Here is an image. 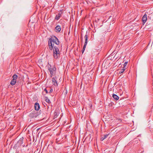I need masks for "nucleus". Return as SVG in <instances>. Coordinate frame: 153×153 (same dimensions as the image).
<instances>
[{
  "mask_svg": "<svg viewBox=\"0 0 153 153\" xmlns=\"http://www.w3.org/2000/svg\"><path fill=\"white\" fill-rule=\"evenodd\" d=\"M84 37H85V43L87 44L88 36L87 34H86L85 35Z\"/></svg>",
  "mask_w": 153,
  "mask_h": 153,
  "instance_id": "15",
  "label": "nucleus"
},
{
  "mask_svg": "<svg viewBox=\"0 0 153 153\" xmlns=\"http://www.w3.org/2000/svg\"><path fill=\"white\" fill-rule=\"evenodd\" d=\"M67 90H66L65 91V95H66L67 94Z\"/></svg>",
  "mask_w": 153,
  "mask_h": 153,
  "instance_id": "23",
  "label": "nucleus"
},
{
  "mask_svg": "<svg viewBox=\"0 0 153 153\" xmlns=\"http://www.w3.org/2000/svg\"><path fill=\"white\" fill-rule=\"evenodd\" d=\"M44 91H45L46 94H47L48 93V91L46 88H45L44 89Z\"/></svg>",
  "mask_w": 153,
  "mask_h": 153,
  "instance_id": "20",
  "label": "nucleus"
},
{
  "mask_svg": "<svg viewBox=\"0 0 153 153\" xmlns=\"http://www.w3.org/2000/svg\"><path fill=\"white\" fill-rule=\"evenodd\" d=\"M85 50V49H82V53H83V52H84V51Z\"/></svg>",
  "mask_w": 153,
  "mask_h": 153,
  "instance_id": "22",
  "label": "nucleus"
},
{
  "mask_svg": "<svg viewBox=\"0 0 153 153\" xmlns=\"http://www.w3.org/2000/svg\"><path fill=\"white\" fill-rule=\"evenodd\" d=\"M48 69L50 72L51 74V77H52L53 74H55L56 72V68L55 66H53V67L51 65L49 64L48 63L47 65Z\"/></svg>",
  "mask_w": 153,
  "mask_h": 153,
  "instance_id": "3",
  "label": "nucleus"
},
{
  "mask_svg": "<svg viewBox=\"0 0 153 153\" xmlns=\"http://www.w3.org/2000/svg\"><path fill=\"white\" fill-rule=\"evenodd\" d=\"M23 138L22 137L20 138V140H19V141L17 142V143H19V145H20V146L22 145L23 143Z\"/></svg>",
  "mask_w": 153,
  "mask_h": 153,
  "instance_id": "11",
  "label": "nucleus"
},
{
  "mask_svg": "<svg viewBox=\"0 0 153 153\" xmlns=\"http://www.w3.org/2000/svg\"><path fill=\"white\" fill-rule=\"evenodd\" d=\"M39 115V113L35 111H33L30 113L29 117L31 118H36Z\"/></svg>",
  "mask_w": 153,
  "mask_h": 153,
  "instance_id": "4",
  "label": "nucleus"
},
{
  "mask_svg": "<svg viewBox=\"0 0 153 153\" xmlns=\"http://www.w3.org/2000/svg\"><path fill=\"white\" fill-rule=\"evenodd\" d=\"M53 91V89L52 88H51L50 90V91H49V93H52Z\"/></svg>",
  "mask_w": 153,
  "mask_h": 153,
  "instance_id": "21",
  "label": "nucleus"
},
{
  "mask_svg": "<svg viewBox=\"0 0 153 153\" xmlns=\"http://www.w3.org/2000/svg\"><path fill=\"white\" fill-rule=\"evenodd\" d=\"M54 43L57 45H58L59 44V40L55 36H53L51 38H49L48 45L49 46V49L51 51L52 50L53 47L56 46H54Z\"/></svg>",
  "mask_w": 153,
  "mask_h": 153,
  "instance_id": "1",
  "label": "nucleus"
},
{
  "mask_svg": "<svg viewBox=\"0 0 153 153\" xmlns=\"http://www.w3.org/2000/svg\"><path fill=\"white\" fill-rule=\"evenodd\" d=\"M125 69L123 68L122 69H120L119 70V74H121L124 72Z\"/></svg>",
  "mask_w": 153,
  "mask_h": 153,
  "instance_id": "16",
  "label": "nucleus"
},
{
  "mask_svg": "<svg viewBox=\"0 0 153 153\" xmlns=\"http://www.w3.org/2000/svg\"><path fill=\"white\" fill-rule=\"evenodd\" d=\"M128 62H125L124 65V68L125 67V66L127 64Z\"/></svg>",
  "mask_w": 153,
  "mask_h": 153,
  "instance_id": "18",
  "label": "nucleus"
},
{
  "mask_svg": "<svg viewBox=\"0 0 153 153\" xmlns=\"http://www.w3.org/2000/svg\"><path fill=\"white\" fill-rule=\"evenodd\" d=\"M53 56L54 59H57L59 57L60 52L57 46L53 47Z\"/></svg>",
  "mask_w": 153,
  "mask_h": 153,
  "instance_id": "2",
  "label": "nucleus"
},
{
  "mask_svg": "<svg viewBox=\"0 0 153 153\" xmlns=\"http://www.w3.org/2000/svg\"><path fill=\"white\" fill-rule=\"evenodd\" d=\"M35 109L36 111H38L40 108V105L39 103L36 102L34 104Z\"/></svg>",
  "mask_w": 153,
  "mask_h": 153,
  "instance_id": "9",
  "label": "nucleus"
},
{
  "mask_svg": "<svg viewBox=\"0 0 153 153\" xmlns=\"http://www.w3.org/2000/svg\"><path fill=\"white\" fill-rule=\"evenodd\" d=\"M1 133H0V138L1 137Z\"/></svg>",
  "mask_w": 153,
  "mask_h": 153,
  "instance_id": "25",
  "label": "nucleus"
},
{
  "mask_svg": "<svg viewBox=\"0 0 153 153\" xmlns=\"http://www.w3.org/2000/svg\"><path fill=\"white\" fill-rule=\"evenodd\" d=\"M45 101L48 104H50L51 103V102H50L49 99L47 97H45Z\"/></svg>",
  "mask_w": 153,
  "mask_h": 153,
  "instance_id": "14",
  "label": "nucleus"
},
{
  "mask_svg": "<svg viewBox=\"0 0 153 153\" xmlns=\"http://www.w3.org/2000/svg\"><path fill=\"white\" fill-rule=\"evenodd\" d=\"M62 13V11L61 10H60L59 13L56 15L55 19L57 20H59L60 19V17L61 16Z\"/></svg>",
  "mask_w": 153,
  "mask_h": 153,
  "instance_id": "6",
  "label": "nucleus"
},
{
  "mask_svg": "<svg viewBox=\"0 0 153 153\" xmlns=\"http://www.w3.org/2000/svg\"><path fill=\"white\" fill-rule=\"evenodd\" d=\"M112 97L116 100H117L119 99V97L117 95L114 94H113Z\"/></svg>",
  "mask_w": 153,
  "mask_h": 153,
  "instance_id": "12",
  "label": "nucleus"
},
{
  "mask_svg": "<svg viewBox=\"0 0 153 153\" xmlns=\"http://www.w3.org/2000/svg\"><path fill=\"white\" fill-rule=\"evenodd\" d=\"M55 29L56 30V32H60L61 30L60 26L59 25H58L57 26H56L55 27Z\"/></svg>",
  "mask_w": 153,
  "mask_h": 153,
  "instance_id": "10",
  "label": "nucleus"
},
{
  "mask_svg": "<svg viewBox=\"0 0 153 153\" xmlns=\"http://www.w3.org/2000/svg\"><path fill=\"white\" fill-rule=\"evenodd\" d=\"M52 83L53 84V85L56 86L58 85V83L56 80V77H55V78L54 77H53L52 79Z\"/></svg>",
  "mask_w": 153,
  "mask_h": 153,
  "instance_id": "7",
  "label": "nucleus"
},
{
  "mask_svg": "<svg viewBox=\"0 0 153 153\" xmlns=\"http://www.w3.org/2000/svg\"><path fill=\"white\" fill-rule=\"evenodd\" d=\"M87 45V44H85V43L84 44V45L83 49H85V48H86V46Z\"/></svg>",
  "mask_w": 153,
  "mask_h": 153,
  "instance_id": "17",
  "label": "nucleus"
},
{
  "mask_svg": "<svg viewBox=\"0 0 153 153\" xmlns=\"http://www.w3.org/2000/svg\"><path fill=\"white\" fill-rule=\"evenodd\" d=\"M12 79L11 80L10 84L12 85H13L16 84V79L18 78V76L16 74H14L13 76Z\"/></svg>",
  "mask_w": 153,
  "mask_h": 153,
  "instance_id": "5",
  "label": "nucleus"
},
{
  "mask_svg": "<svg viewBox=\"0 0 153 153\" xmlns=\"http://www.w3.org/2000/svg\"><path fill=\"white\" fill-rule=\"evenodd\" d=\"M147 16L146 14H145L143 17L142 20L143 24L145 23L147 21Z\"/></svg>",
  "mask_w": 153,
  "mask_h": 153,
  "instance_id": "8",
  "label": "nucleus"
},
{
  "mask_svg": "<svg viewBox=\"0 0 153 153\" xmlns=\"http://www.w3.org/2000/svg\"><path fill=\"white\" fill-rule=\"evenodd\" d=\"M17 144H18V143H17L13 147L14 149H16V148L17 147Z\"/></svg>",
  "mask_w": 153,
  "mask_h": 153,
  "instance_id": "19",
  "label": "nucleus"
},
{
  "mask_svg": "<svg viewBox=\"0 0 153 153\" xmlns=\"http://www.w3.org/2000/svg\"><path fill=\"white\" fill-rule=\"evenodd\" d=\"M109 134H106L104 135V137H102L101 138V141H103L108 136V135Z\"/></svg>",
  "mask_w": 153,
  "mask_h": 153,
  "instance_id": "13",
  "label": "nucleus"
},
{
  "mask_svg": "<svg viewBox=\"0 0 153 153\" xmlns=\"http://www.w3.org/2000/svg\"><path fill=\"white\" fill-rule=\"evenodd\" d=\"M54 114H55V115H56V114H57V112H55L54 113Z\"/></svg>",
  "mask_w": 153,
  "mask_h": 153,
  "instance_id": "24",
  "label": "nucleus"
}]
</instances>
